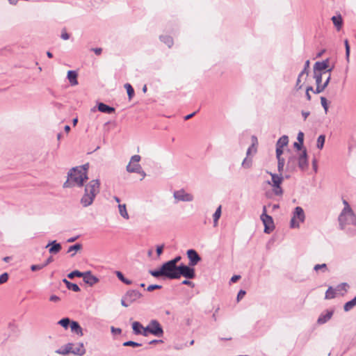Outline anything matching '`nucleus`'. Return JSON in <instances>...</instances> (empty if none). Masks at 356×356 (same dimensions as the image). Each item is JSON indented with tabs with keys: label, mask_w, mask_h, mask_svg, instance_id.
I'll list each match as a JSON object with an SVG mask.
<instances>
[{
	"label": "nucleus",
	"mask_w": 356,
	"mask_h": 356,
	"mask_svg": "<svg viewBox=\"0 0 356 356\" xmlns=\"http://www.w3.org/2000/svg\"><path fill=\"white\" fill-rule=\"evenodd\" d=\"M88 164L72 168L67 173V179L63 184L64 188H71L74 186H82L84 181L87 180Z\"/></svg>",
	"instance_id": "nucleus-1"
},
{
	"label": "nucleus",
	"mask_w": 356,
	"mask_h": 356,
	"mask_svg": "<svg viewBox=\"0 0 356 356\" xmlns=\"http://www.w3.org/2000/svg\"><path fill=\"white\" fill-rule=\"evenodd\" d=\"M100 182L99 179H92L85 186V192L81 198V204L86 207L91 205L99 193Z\"/></svg>",
	"instance_id": "nucleus-2"
},
{
	"label": "nucleus",
	"mask_w": 356,
	"mask_h": 356,
	"mask_svg": "<svg viewBox=\"0 0 356 356\" xmlns=\"http://www.w3.org/2000/svg\"><path fill=\"white\" fill-rule=\"evenodd\" d=\"M142 296V293L137 290H129L122 296L121 299V305L124 307H127L131 304L140 299Z\"/></svg>",
	"instance_id": "nucleus-3"
},
{
	"label": "nucleus",
	"mask_w": 356,
	"mask_h": 356,
	"mask_svg": "<svg viewBox=\"0 0 356 356\" xmlns=\"http://www.w3.org/2000/svg\"><path fill=\"white\" fill-rule=\"evenodd\" d=\"M305 220L304 210L300 207H296L293 212V217L290 222L291 228H299L300 222H303Z\"/></svg>",
	"instance_id": "nucleus-4"
},
{
	"label": "nucleus",
	"mask_w": 356,
	"mask_h": 356,
	"mask_svg": "<svg viewBox=\"0 0 356 356\" xmlns=\"http://www.w3.org/2000/svg\"><path fill=\"white\" fill-rule=\"evenodd\" d=\"M271 176V182L268 181V184L272 185L273 191L275 195L281 196L283 194V190L281 187V184L283 181V177L282 173H280V175L269 172Z\"/></svg>",
	"instance_id": "nucleus-5"
},
{
	"label": "nucleus",
	"mask_w": 356,
	"mask_h": 356,
	"mask_svg": "<svg viewBox=\"0 0 356 356\" xmlns=\"http://www.w3.org/2000/svg\"><path fill=\"white\" fill-rule=\"evenodd\" d=\"M178 276L177 279H179L181 276H183L186 279H194L195 277V271L193 266H191L185 264H180L178 266Z\"/></svg>",
	"instance_id": "nucleus-6"
},
{
	"label": "nucleus",
	"mask_w": 356,
	"mask_h": 356,
	"mask_svg": "<svg viewBox=\"0 0 356 356\" xmlns=\"http://www.w3.org/2000/svg\"><path fill=\"white\" fill-rule=\"evenodd\" d=\"M163 276L170 280L177 279L178 266H173L170 262L164 263L161 266Z\"/></svg>",
	"instance_id": "nucleus-7"
},
{
	"label": "nucleus",
	"mask_w": 356,
	"mask_h": 356,
	"mask_svg": "<svg viewBox=\"0 0 356 356\" xmlns=\"http://www.w3.org/2000/svg\"><path fill=\"white\" fill-rule=\"evenodd\" d=\"M314 78L315 79L316 83V88L314 91V93L318 94V93L322 92L325 89V88L328 86L330 79H331V76H330V74L328 76V77L324 82L323 86H321V83L322 81V73L321 72L314 71Z\"/></svg>",
	"instance_id": "nucleus-8"
},
{
	"label": "nucleus",
	"mask_w": 356,
	"mask_h": 356,
	"mask_svg": "<svg viewBox=\"0 0 356 356\" xmlns=\"http://www.w3.org/2000/svg\"><path fill=\"white\" fill-rule=\"evenodd\" d=\"M140 156L134 155L131 156L129 163L127 165V171L129 172H141L142 167L138 163L140 160Z\"/></svg>",
	"instance_id": "nucleus-9"
},
{
	"label": "nucleus",
	"mask_w": 356,
	"mask_h": 356,
	"mask_svg": "<svg viewBox=\"0 0 356 356\" xmlns=\"http://www.w3.org/2000/svg\"><path fill=\"white\" fill-rule=\"evenodd\" d=\"M343 203L344 204V208L342 210L341 214L339 215V220L342 222L345 220L346 216H348L350 218V220L352 222L355 221V214L354 213L353 211L350 208L348 202L346 200H343Z\"/></svg>",
	"instance_id": "nucleus-10"
},
{
	"label": "nucleus",
	"mask_w": 356,
	"mask_h": 356,
	"mask_svg": "<svg viewBox=\"0 0 356 356\" xmlns=\"http://www.w3.org/2000/svg\"><path fill=\"white\" fill-rule=\"evenodd\" d=\"M260 218L264 225V232L269 234L275 229L273 218L269 215H261Z\"/></svg>",
	"instance_id": "nucleus-11"
},
{
	"label": "nucleus",
	"mask_w": 356,
	"mask_h": 356,
	"mask_svg": "<svg viewBox=\"0 0 356 356\" xmlns=\"http://www.w3.org/2000/svg\"><path fill=\"white\" fill-rule=\"evenodd\" d=\"M173 196L177 201L192 202L193 200V195L186 193L184 189L175 191Z\"/></svg>",
	"instance_id": "nucleus-12"
},
{
	"label": "nucleus",
	"mask_w": 356,
	"mask_h": 356,
	"mask_svg": "<svg viewBox=\"0 0 356 356\" xmlns=\"http://www.w3.org/2000/svg\"><path fill=\"white\" fill-rule=\"evenodd\" d=\"M187 257L189 260L188 264L191 266H196L201 260L202 258L195 250L189 249L186 252Z\"/></svg>",
	"instance_id": "nucleus-13"
},
{
	"label": "nucleus",
	"mask_w": 356,
	"mask_h": 356,
	"mask_svg": "<svg viewBox=\"0 0 356 356\" xmlns=\"http://www.w3.org/2000/svg\"><path fill=\"white\" fill-rule=\"evenodd\" d=\"M150 329H152V334L161 337L163 335V330L162 326L157 320H151L149 323Z\"/></svg>",
	"instance_id": "nucleus-14"
},
{
	"label": "nucleus",
	"mask_w": 356,
	"mask_h": 356,
	"mask_svg": "<svg viewBox=\"0 0 356 356\" xmlns=\"http://www.w3.org/2000/svg\"><path fill=\"white\" fill-rule=\"evenodd\" d=\"M297 159L298 167L303 171L306 170L309 166L307 152L306 149H304L302 150V152L300 154L298 157H297Z\"/></svg>",
	"instance_id": "nucleus-15"
},
{
	"label": "nucleus",
	"mask_w": 356,
	"mask_h": 356,
	"mask_svg": "<svg viewBox=\"0 0 356 356\" xmlns=\"http://www.w3.org/2000/svg\"><path fill=\"white\" fill-rule=\"evenodd\" d=\"M83 279L84 282L90 286H92L99 281V278L93 275L90 270L83 272Z\"/></svg>",
	"instance_id": "nucleus-16"
},
{
	"label": "nucleus",
	"mask_w": 356,
	"mask_h": 356,
	"mask_svg": "<svg viewBox=\"0 0 356 356\" xmlns=\"http://www.w3.org/2000/svg\"><path fill=\"white\" fill-rule=\"evenodd\" d=\"M329 62H330L329 58H327L321 62H320V61L316 62L314 65V71L321 72V71L327 69L329 67V65H328Z\"/></svg>",
	"instance_id": "nucleus-17"
},
{
	"label": "nucleus",
	"mask_w": 356,
	"mask_h": 356,
	"mask_svg": "<svg viewBox=\"0 0 356 356\" xmlns=\"http://www.w3.org/2000/svg\"><path fill=\"white\" fill-rule=\"evenodd\" d=\"M49 246V252L51 254H56L59 252L62 248L61 245L59 243H57L56 241L49 242L46 248Z\"/></svg>",
	"instance_id": "nucleus-18"
},
{
	"label": "nucleus",
	"mask_w": 356,
	"mask_h": 356,
	"mask_svg": "<svg viewBox=\"0 0 356 356\" xmlns=\"http://www.w3.org/2000/svg\"><path fill=\"white\" fill-rule=\"evenodd\" d=\"M297 164V157L296 156H291L289 157L286 163V169L289 171H293L296 170Z\"/></svg>",
	"instance_id": "nucleus-19"
},
{
	"label": "nucleus",
	"mask_w": 356,
	"mask_h": 356,
	"mask_svg": "<svg viewBox=\"0 0 356 356\" xmlns=\"http://www.w3.org/2000/svg\"><path fill=\"white\" fill-rule=\"evenodd\" d=\"M74 346V343H68L65 346H62L60 348L56 350L55 352L60 355H67L69 353H72V347Z\"/></svg>",
	"instance_id": "nucleus-20"
},
{
	"label": "nucleus",
	"mask_w": 356,
	"mask_h": 356,
	"mask_svg": "<svg viewBox=\"0 0 356 356\" xmlns=\"http://www.w3.org/2000/svg\"><path fill=\"white\" fill-rule=\"evenodd\" d=\"M333 315V311H327L326 314H321L318 320L317 323L320 325L324 324L326 322H327L332 316Z\"/></svg>",
	"instance_id": "nucleus-21"
},
{
	"label": "nucleus",
	"mask_w": 356,
	"mask_h": 356,
	"mask_svg": "<svg viewBox=\"0 0 356 356\" xmlns=\"http://www.w3.org/2000/svg\"><path fill=\"white\" fill-rule=\"evenodd\" d=\"M97 107L98 110L102 113L110 114L115 112V108L108 106L102 102L98 104Z\"/></svg>",
	"instance_id": "nucleus-22"
},
{
	"label": "nucleus",
	"mask_w": 356,
	"mask_h": 356,
	"mask_svg": "<svg viewBox=\"0 0 356 356\" xmlns=\"http://www.w3.org/2000/svg\"><path fill=\"white\" fill-rule=\"evenodd\" d=\"M70 328L72 332H74L79 336L83 335V329L78 322L72 321L70 324Z\"/></svg>",
	"instance_id": "nucleus-23"
},
{
	"label": "nucleus",
	"mask_w": 356,
	"mask_h": 356,
	"mask_svg": "<svg viewBox=\"0 0 356 356\" xmlns=\"http://www.w3.org/2000/svg\"><path fill=\"white\" fill-rule=\"evenodd\" d=\"M72 353L78 356H83L86 353V348L83 343H79L75 348L72 347Z\"/></svg>",
	"instance_id": "nucleus-24"
},
{
	"label": "nucleus",
	"mask_w": 356,
	"mask_h": 356,
	"mask_svg": "<svg viewBox=\"0 0 356 356\" xmlns=\"http://www.w3.org/2000/svg\"><path fill=\"white\" fill-rule=\"evenodd\" d=\"M77 73L76 71L70 70L67 72V79L72 86H76L78 84L77 81Z\"/></svg>",
	"instance_id": "nucleus-25"
},
{
	"label": "nucleus",
	"mask_w": 356,
	"mask_h": 356,
	"mask_svg": "<svg viewBox=\"0 0 356 356\" xmlns=\"http://www.w3.org/2000/svg\"><path fill=\"white\" fill-rule=\"evenodd\" d=\"M332 21L335 26L337 31H339L343 25V19L341 15H338L337 16H333L332 17Z\"/></svg>",
	"instance_id": "nucleus-26"
},
{
	"label": "nucleus",
	"mask_w": 356,
	"mask_h": 356,
	"mask_svg": "<svg viewBox=\"0 0 356 356\" xmlns=\"http://www.w3.org/2000/svg\"><path fill=\"white\" fill-rule=\"evenodd\" d=\"M132 329L133 332L136 335H142V332L143 329V325L138 321H134L132 323Z\"/></svg>",
	"instance_id": "nucleus-27"
},
{
	"label": "nucleus",
	"mask_w": 356,
	"mask_h": 356,
	"mask_svg": "<svg viewBox=\"0 0 356 356\" xmlns=\"http://www.w3.org/2000/svg\"><path fill=\"white\" fill-rule=\"evenodd\" d=\"M348 288L349 285L346 282H343L337 285L335 288V290L337 293H341V296H343L344 293L347 292Z\"/></svg>",
	"instance_id": "nucleus-28"
},
{
	"label": "nucleus",
	"mask_w": 356,
	"mask_h": 356,
	"mask_svg": "<svg viewBox=\"0 0 356 356\" xmlns=\"http://www.w3.org/2000/svg\"><path fill=\"white\" fill-rule=\"evenodd\" d=\"M63 282L66 285V287L69 290H72L74 292H79L81 291L80 287L76 284L69 282L67 279H63Z\"/></svg>",
	"instance_id": "nucleus-29"
},
{
	"label": "nucleus",
	"mask_w": 356,
	"mask_h": 356,
	"mask_svg": "<svg viewBox=\"0 0 356 356\" xmlns=\"http://www.w3.org/2000/svg\"><path fill=\"white\" fill-rule=\"evenodd\" d=\"M339 222L341 228L342 229H345L346 226L348 225H356V216H355V222H352V220H350V218L348 216H346L345 220L343 222L341 221L339 219Z\"/></svg>",
	"instance_id": "nucleus-30"
},
{
	"label": "nucleus",
	"mask_w": 356,
	"mask_h": 356,
	"mask_svg": "<svg viewBox=\"0 0 356 356\" xmlns=\"http://www.w3.org/2000/svg\"><path fill=\"white\" fill-rule=\"evenodd\" d=\"M356 306V296L352 299L351 300L347 302L344 306L343 309L345 312H349L351 310L353 307Z\"/></svg>",
	"instance_id": "nucleus-31"
},
{
	"label": "nucleus",
	"mask_w": 356,
	"mask_h": 356,
	"mask_svg": "<svg viewBox=\"0 0 356 356\" xmlns=\"http://www.w3.org/2000/svg\"><path fill=\"white\" fill-rule=\"evenodd\" d=\"M337 294V293L336 292L335 289H333L332 286H330L325 292V298L327 300L333 299L335 298Z\"/></svg>",
	"instance_id": "nucleus-32"
},
{
	"label": "nucleus",
	"mask_w": 356,
	"mask_h": 356,
	"mask_svg": "<svg viewBox=\"0 0 356 356\" xmlns=\"http://www.w3.org/2000/svg\"><path fill=\"white\" fill-rule=\"evenodd\" d=\"M82 247L83 246L81 243H76V244L69 247V248L67 250V252L70 253V252H74V253H72L71 254V257H74L76 254V252L81 250Z\"/></svg>",
	"instance_id": "nucleus-33"
},
{
	"label": "nucleus",
	"mask_w": 356,
	"mask_h": 356,
	"mask_svg": "<svg viewBox=\"0 0 356 356\" xmlns=\"http://www.w3.org/2000/svg\"><path fill=\"white\" fill-rule=\"evenodd\" d=\"M289 143V138L287 136H282L281 138H279L276 143V146L284 147L288 145Z\"/></svg>",
	"instance_id": "nucleus-34"
},
{
	"label": "nucleus",
	"mask_w": 356,
	"mask_h": 356,
	"mask_svg": "<svg viewBox=\"0 0 356 356\" xmlns=\"http://www.w3.org/2000/svg\"><path fill=\"white\" fill-rule=\"evenodd\" d=\"M115 275L117 276V277L124 284H127V285H130L132 284V281L130 280H128L127 279L124 275L122 274V272L120 271H115Z\"/></svg>",
	"instance_id": "nucleus-35"
},
{
	"label": "nucleus",
	"mask_w": 356,
	"mask_h": 356,
	"mask_svg": "<svg viewBox=\"0 0 356 356\" xmlns=\"http://www.w3.org/2000/svg\"><path fill=\"white\" fill-rule=\"evenodd\" d=\"M221 216V206H219L216 210L215 213L213 215V226L216 227L218 225V222Z\"/></svg>",
	"instance_id": "nucleus-36"
},
{
	"label": "nucleus",
	"mask_w": 356,
	"mask_h": 356,
	"mask_svg": "<svg viewBox=\"0 0 356 356\" xmlns=\"http://www.w3.org/2000/svg\"><path fill=\"white\" fill-rule=\"evenodd\" d=\"M118 208H119V213H120V216L125 219H129V216L127 213L126 205L124 204H119Z\"/></svg>",
	"instance_id": "nucleus-37"
},
{
	"label": "nucleus",
	"mask_w": 356,
	"mask_h": 356,
	"mask_svg": "<svg viewBox=\"0 0 356 356\" xmlns=\"http://www.w3.org/2000/svg\"><path fill=\"white\" fill-rule=\"evenodd\" d=\"M162 42L168 45V47H171L173 44V40L172 37L168 35H162L160 37Z\"/></svg>",
	"instance_id": "nucleus-38"
},
{
	"label": "nucleus",
	"mask_w": 356,
	"mask_h": 356,
	"mask_svg": "<svg viewBox=\"0 0 356 356\" xmlns=\"http://www.w3.org/2000/svg\"><path fill=\"white\" fill-rule=\"evenodd\" d=\"M124 88L127 90V95L129 99H131L134 96V90L130 83H125Z\"/></svg>",
	"instance_id": "nucleus-39"
},
{
	"label": "nucleus",
	"mask_w": 356,
	"mask_h": 356,
	"mask_svg": "<svg viewBox=\"0 0 356 356\" xmlns=\"http://www.w3.org/2000/svg\"><path fill=\"white\" fill-rule=\"evenodd\" d=\"M325 140V135H320L318 137V138H317V144H316V147H317L318 149H322L323 148Z\"/></svg>",
	"instance_id": "nucleus-40"
},
{
	"label": "nucleus",
	"mask_w": 356,
	"mask_h": 356,
	"mask_svg": "<svg viewBox=\"0 0 356 356\" xmlns=\"http://www.w3.org/2000/svg\"><path fill=\"white\" fill-rule=\"evenodd\" d=\"M277 159V170L280 173H282L284 164H285V159L282 158H278Z\"/></svg>",
	"instance_id": "nucleus-41"
},
{
	"label": "nucleus",
	"mask_w": 356,
	"mask_h": 356,
	"mask_svg": "<svg viewBox=\"0 0 356 356\" xmlns=\"http://www.w3.org/2000/svg\"><path fill=\"white\" fill-rule=\"evenodd\" d=\"M71 321L69 318H63L58 321V324L60 325L64 328L67 329L69 325L71 324Z\"/></svg>",
	"instance_id": "nucleus-42"
},
{
	"label": "nucleus",
	"mask_w": 356,
	"mask_h": 356,
	"mask_svg": "<svg viewBox=\"0 0 356 356\" xmlns=\"http://www.w3.org/2000/svg\"><path fill=\"white\" fill-rule=\"evenodd\" d=\"M83 273L77 270H75L67 275V277L70 279H73L74 277H83Z\"/></svg>",
	"instance_id": "nucleus-43"
},
{
	"label": "nucleus",
	"mask_w": 356,
	"mask_h": 356,
	"mask_svg": "<svg viewBox=\"0 0 356 356\" xmlns=\"http://www.w3.org/2000/svg\"><path fill=\"white\" fill-rule=\"evenodd\" d=\"M314 270L316 272L318 271L319 270H321L323 273H325L328 270L326 264H316L314 266Z\"/></svg>",
	"instance_id": "nucleus-44"
},
{
	"label": "nucleus",
	"mask_w": 356,
	"mask_h": 356,
	"mask_svg": "<svg viewBox=\"0 0 356 356\" xmlns=\"http://www.w3.org/2000/svg\"><path fill=\"white\" fill-rule=\"evenodd\" d=\"M149 273L151 275H152L154 277H159L161 276H163L161 268H160L158 270H150Z\"/></svg>",
	"instance_id": "nucleus-45"
},
{
	"label": "nucleus",
	"mask_w": 356,
	"mask_h": 356,
	"mask_svg": "<svg viewBox=\"0 0 356 356\" xmlns=\"http://www.w3.org/2000/svg\"><path fill=\"white\" fill-rule=\"evenodd\" d=\"M123 346H124L140 347L142 346V344L135 342V341H127L123 343Z\"/></svg>",
	"instance_id": "nucleus-46"
},
{
	"label": "nucleus",
	"mask_w": 356,
	"mask_h": 356,
	"mask_svg": "<svg viewBox=\"0 0 356 356\" xmlns=\"http://www.w3.org/2000/svg\"><path fill=\"white\" fill-rule=\"evenodd\" d=\"M344 44L346 47V58L348 62H349V57H350V46L348 44V40H345Z\"/></svg>",
	"instance_id": "nucleus-47"
},
{
	"label": "nucleus",
	"mask_w": 356,
	"mask_h": 356,
	"mask_svg": "<svg viewBox=\"0 0 356 356\" xmlns=\"http://www.w3.org/2000/svg\"><path fill=\"white\" fill-rule=\"evenodd\" d=\"M321 103L325 110V113H327V111H328V104H327V99L324 97H321Z\"/></svg>",
	"instance_id": "nucleus-48"
},
{
	"label": "nucleus",
	"mask_w": 356,
	"mask_h": 356,
	"mask_svg": "<svg viewBox=\"0 0 356 356\" xmlns=\"http://www.w3.org/2000/svg\"><path fill=\"white\" fill-rule=\"evenodd\" d=\"M309 67V60H307L305 63V67L304 69L300 72V73L299 74V75L300 76H303L305 74H306V75L307 76L308 75V73H309V71H308V68Z\"/></svg>",
	"instance_id": "nucleus-49"
},
{
	"label": "nucleus",
	"mask_w": 356,
	"mask_h": 356,
	"mask_svg": "<svg viewBox=\"0 0 356 356\" xmlns=\"http://www.w3.org/2000/svg\"><path fill=\"white\" fill-rule=\"evenodd\" d=\"M252 165V160L250 159L245 158L242 162V166L245 168H250Z\"/></svg>",
	"instance_id": "nucleus-50"
},
{
	"label": "nucleus",
	"mask_w": 356,
	"mask_h": 356,
	"mask_svg": "<svg viewBox=\"0 0 356 356\" xmlns=\"http://www.w3.org/2000/svg\"><path fill=\"white\" fill-rule=\"evenodd\" d=\"M149 334H152V329H150V327L148 325L146 327H143L142 335L144 337H147V336H148Z\"/></svg>",
	"instance_id": "nucleus-51"
},
{
	"label": "nucleus",
	"mask_w": 356,
	"mask_h": 356,
	"mask_svg": "<svg viewBox=\"0 0 356 356\" xmlns=\"http://www.w3.org/2000/svg\"><path fill=\"white\" fill-rule=\"evenodd\" d=\"M8 280V274L4 273L0 275V284H4Z\"/></svg>",
	"instance_id": "nucleus-52"
},
{
	"label": "nucleus",
	"mask_w": 356,
	"mask_h": 356,
	"mask_svg": "<svg viewBox=\"0 0 356 356\" xmlns=\"http://www.w3.org/2000/svg\"><path fill=\"white\" fill-rule=\"evenodd\" d=\"M302 76H300V75H298V79H297V81H296V86H295V89L296 90H299L302 89V85L300 84Z\"/></svg>",
	"instance_id": "nucleus-53"
},
{
	"label": "nucleus",
	"mask_w": 356,
	"mask_h": 356,
	"mask_svg": "<svg viewBox=\"0 0 356 356\" xmlns=\"http://www.w3.org/2000/svg\"><path fill=\"white\" fill-rule=\"evenodd\" d=\"M161 288H162L161 285L152 284V285L148 286V287L147 288V291H154L155 289H160Z\"/></svg>",
	"instance_id": "nucleus-54"
},
{
	"label": "nucleus",
	"mask_w": 356,
	"mask_h": 356,
	"mask_svg": "<svg viewBox=\"0 0 356 356\" xmlns=\"http://www.w3.org/2000/svg\"><path fill=\"white\" fill-rule=\"evenodd\" d=\"M181 257L177 256L175 257L173 259H171L168 261V262H170V264H172L173 266H178L177 264L180 261Z\"/></svg>",
	"instance_id": "nucleus-55"
},
{
	"label": "nucleus",
	"mask_w": 356,
	"mask_h": 356,
	"mask_svg": "<svg viewBox=\"0 0 356 356\" xmlns=\"http://www.w3.org/2000/svg\"><path fill=\"white\" fill-rule=\"evenodd\" d=\"M283 148L281 147L276 146V157L282 158V154H283Z\"/></svg>",
	"instance_id": "nucleus-56"
},
{
	"label": "nucleus",
	"mask_w": 356,
	"mask_h": 356,
	"mask_svg": "<svg viewBox=\"0 0 356 356\" xmlns=\"http://www.w3.org/2000/svg\"><path fill=\"white\" fill-rule=\"evenodd\" d=\"M44 267V265L40 264V265H32L31 266V269L33 271H36L42 269Z\"/></svg>",
	"instance_id": "nucleus-57"
},
{
	"label": "nucleus",
	"mask_w": 356,
	"mask_h": 356,
	"mask_svg": "<svg viewBox=\"0 0 356 356\" xmlns=\"http://www.w3.org/2000/svg\"><path fill=\"white\" fill-rule=\"evenodd\" d=\"M163 248H164V244L158 245L156 247V254L159 257L163 253Z\"/></svg>",
	"instance_id": "nucleus-58"
},
{
	"label": "nucleus",
	"mask_w": 356,
	"mask_h": 356,
	"mask_svg": "<svg viewBox=\"0 0 356 356\" xmlns=\"http://www.w3.org/2000/svg\"><path fill=\"white\" fill-rule=\"evenodd\" d=\"M297 140L299 143H303L304 141V134L302 131H300L298 134Z\"/></svg>",
	"instance_id": "nucleus-59"
},
{
	"label": "nucleus",
	"mask_w": 356,
	"mask_h": 356,
	"mask_svg": "<svg viewBox=\"0 0 356 356\" xmlns=\"http://www.w3.org/2000/svg\"><path fill=\"white\" fill-rule=\"evenodd\" d=\"M245 293L246 292L244 290H240L237 295V301H239L241 299H242Z\"/></svg>",
	"instance_id": "nucleus-60"
},
{
	"label": "nucleus",
	"mask_w": 356,
	"mask_h": 356,
	"mask_svg": "<svg viewBox=\"0 0 356 356\" xmlns=\"http://www.w3.org/2000/svg\"><path fill=\"white\" fill-rule=\"evenodd\" d=\"M189 279H186V280H184V281H182V284H184V285H188L189 286H191V287H194V283L192 282L191 281L188 280Z\"/></svg>",
	"instance_id": "nucleus-61"
},
{
	"label": "nucleus",
	"mask_w": 356,
	"mask_h": 356,
	"mask_svg": "<svg viewBox=\"0 0 356 356\" xmlns=\"http://www.w3.org/2000/svg\"><path fill=\"white\" fill-rule=\"evenodd\" d=\"M60 37L63 40H66L70 38V35L66 31H63Z\"/></svg>",
	"instance_id": "nucleus-62"
},
{
	"label": "nucleus",
	"mask_w": 356,
	"mask_h": 356,
	"mask_svg": "<svg viewBox=\"0 0 356 356\" xmlns=\"http://www.w3.org/2000/svg\"><path fill=\"white\" fill-rule=\"evenodd\" d=\"M49 300L51 302H58L60 300V298L56 295H52L50 296Z\"/></svg>",
	"instance_id": "nucleus-63"
},
{
	"label": "nucleus",
	"mask_w": 356,
	"mask_h": 356,
	"mask_svg": "<svg viewBox=\"0 0 356 356\" xmlns=\"http://www.w3.org/2000/svg\"><path fill=\"white\" fill-rule=\"evenodd\" d=\"M303 143H300L299 142H295L293 146L298 150L302 149Z\"/></svg>",
	"instance_id": "nucleus-64"
}]
</instances>
